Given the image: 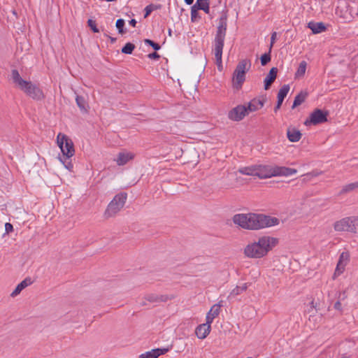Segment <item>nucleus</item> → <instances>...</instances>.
<instances>
[{
  "label": "nucleus",
  "instance_id": "f257e3e1",
  "mask_svg": "<svg viewBox=\"0 0 358 358\" xmlns=\"http://www.w3.org/2000/svg\"><path fill=\"white\" fill-rule=\"evenodd\" d=\"M233 222L247 230H259L279 224L277 217L258 213H238L233 216Z\"/></svg>",
  "mask_w": 358,
  "mask_h": 358
},
{
  "label": "nucleus",
  "instance_id": "f03ea898",
  "mask_svg": "<svg viewBox=\"0 0 358 358\" xmlns=\"http://www.w3.org/2000/svg\"><path fill=\"white\" fill-rule=\"evenodd\" d=\"M279 239L270 236H263L248 244L243 250L245 257L252 259H260L268 255L278 244Z\"/></svg>",
  "mask_w": 358,
  "mask_h": 358
},
{
  "label": "nucleus",
  "instance_id": "7ed1b4c3",
  "mask_svg": "<svg viewBox=\"0 0 358 358\" xmlns=\"http://www.w3.org/2000/svg\"><path fill=\"white\" fill-rule=\"evenodd\" d=\"M227 27V19L226 16H222L219 19V24L217 29L215 40H214V54L216 60V64L220 70L222 68V50L224 48V42L225 39Z\"/></svg>",
  "mask_w": 358,
  "mask_h": 358
},
{
  "label": "nucleus",
  "instance_id": "20e7f679",
  "mask_svg": "<svg viewBox=\"0 0 358 358\" xmlns=\"http://www.w3.org/2000/svg\"><path fill=\"white\" fill-rule=\"evenodd\" d=\"M127 199V194L126 192H120L116 194L107 206L103 213L104 218L109 219L115 217L124 208Z\"/></svg>",
  "mask_w": 358,
  "mask_h": 358
},
{
  "label": "nucleus",
  "instance_id": "39448f33",
  "mask_svg": "<svg viewBox=\"0 0 358 358\" xmlns=\"http://www.w3.org/2000/svg\"><path fill=\"white\" fill-rule=\"evenodd\" d=\"M251 66V62L249 59H245L241 60L233 73V86L234 88L239 90L241 88L245 80V73L249 71Z\"/></svg>",
  "mask_w": 358,
  "mask_h": 358
},
{
  "label": "nucleus",
  "instance_id": "423d86ee",
  "mask_svg": "<svg viewBox=\"0 0 358 358\" xmlns=\"http://www.w3.org/2000/svg\"><path fill=\"white\" fill-rule=\"evenodd\" d=\"M57 144L60 148L64 157L66 158L69 159L74 155L75 149L73 143L67 135L59 133L57 136Z\"/></svg>",
  "mask_w": 358,
  "mask_h": 358
},
{
  "label": "nucleus",
  "instance_id": "0eeeda50",
  "mask_svg": "<svg viewBox=\"0 0 358 358\" xmlns=\"http://www.w3.org/2000/svg\"><path fill=\"white\" fill-rule=\"evenodd\" d=\"M11 78L14 86L23 92L26 95L30 92L31 87L34 85L32 82L23 79L19 72L15 69L13 70L11 72Z\"/></svg>",
  "mask_w": 358,
  "mask_h": 358
},
{
  "label": "nucleus",
  "instance_id": "6e6552de",
  "mask_svg": "<svg viewBox=\"0 0 358 358\" xmlns=\"http://www.w3.org/2000/svg\"><path fill=\"white\" fill-rule=\"evenodd\" d=\"M328 115V111L316 108L310 114L309 118L305 121L304 124L306 125H317L324 123L327 122Z\"/></svg>",
  "mask_w": 358,
  "mask_h": 358
},
{
  "label": "nucleus",
  "instance_id": "1a4fd4ad",
  "mask_svg": "<svg viewBox=\"0 0 358 358\" xmlns=\"http://www.w3.org/2000/svg\"><path fill=\"white\" fill-rule=\"evenodd\" d=\"M247 115H248V112L246 106L238 105L229 112L228 117L233 121L238 122L242 120Z\"/></svg>",
  "mask_w": 358,
  "mask_h": 358
},
{
  "label": "nucleus",
  "instance_id": "9d476101",
  "mask_svg": "<svg viewBox=\"0 0 358 358\" xmlns=\"http://www.w3.org/2000/svg\"><path fill=\"white\" fill-rule=\"evenodd\" d=\"M350 255L348 252H343L339 257L338 262L336 265L335 272L333 275V279L340 275L345 271V266L349 262Z\"/></svg>",
  "mask_w": 358,
  "mask_h": 358
},
{
  "label": "nucleus",
  "instance_id": "9b49d317",
  "mask_svg": "<svg viewBox=\"0 0 358 358\" xmlns=\"http://www.w3.org/2000/svg\"><path fill=\"white\" fill-rule=\"evenodd\" d=\"M351 217H346L335 222L334 224V229L338 232H351Z\"/></svg>",
  "mask_w": 358,
  "mask_h": 358
},
{
  "label": "nucleus",
  "instance_id": "f8f14e48",
  "mask_svg": "<svg viewBox=\"0 0 358 358\" xmlns=\"http://www.w3.org/2000/svg\"><path fill=\"white\" fill-rule=\"evenodd\" d=\"M273 168L268 166L256 165L255 176L261 179L268 178L274 176Z\"/></svg>",
  "mask_w": 358,
  "mask_h": 358
},
{
  "label": "nucleus",
  "instance_id": "ddd939ff",
  "mask_svg": "<svg viewBox=\"0 0 358 358\" xmlns=\"http://www.w3.org/2000/svg\"><path fill=\"white\" fill-rule=\"evenodd\" d=\"M266 101V98L265 96H262V98H255L252 99L248 103V106H246L248 112H255L261 109L264 106Z\"/></svg>",
  "mask_w": 358,
  "mask_h": 358
},
{
  "label": "nucleus",
  "instance_id": "4468645a",
  "mask_svg": "<svg viewBox=\"0 0 358 358\" xmlns=\"http://www.w3.org/2000/svg\"><path fill=\"white\" fill-rule=\"evenodd\" d=\"M211 324L207 322L204 324H199L195 329V334L198 338L204 339L210 334Z\"/></svg>",
  "mask_w": 358,
  "mask_h": 358
},
{
  "label": "nucleus",
  "instance_id": "2eb2a0df",
  "mask_svg": "<svg viewBox=\"0 0 358 358\" xmlns=\"http://www.w3.org/2000/svg\"><path fill=\"white\" fill-rule=\"evenodd\" d=\"M297 170L295 169L288 168L285 166H275L273 168V173L274 176H289L296 173Z\"/></svg>",
  "mask_w": 358,
  "mask_h": 358
},
{
  "label": "nucleus",
  "instance_id": "dca6fc26",
  "mask_svg": "<svg viewBox=\"0 0 358 358\" xmlns=\"http://www.w3.org/2000/svg\"><path fill=\"white\" fill-rule=\"evenodd\" d=\"M169 351L168 348H156L141 354L138 358H158Z\"/></svg>",
  "mask_w": 358,
  "mask_h": 358
},
{
  "label": "nucleus",
  "instance_id": "f3484780",
  "mask_svg": "<svg viewBox=\"0 0 358 358\" xmlns=\"http://www.w3.org/2000/svg\"><path fill=\"white\" fill-rule=\"evenodd\" d=\"M278 73V69L276 67H273L270 69L268 73L266 76L264 83V90H268L273 83L275 81Z\"/></svg>",
  "mask_w": 358,
  "mask_h": 358
},
{
  "label": "nucleus",
  "instance_id": "a211bd4d",
  "mask_svg": "<svg viewBox=\"0 0 358 358\" xmlns=\"http://www.w3.org/2000/svg\"><path fill=\"white\" fill-rule=\"evenodd\" d=\"M221 306L222 305L219 303L213 305L211 307V308L206 315V320L208 323L211 324L213 320L219 315Z\"/></svg>",
  "mask_w": 358,
  "mask_h": 358
},
{
  "label": "nucleus",
  "instance_id": "6ab92c4d",
  "mask_svg": "<svg viewBox=\"0 0 358 358\" xmlns=\"http://www.w3.org/2000/svg\"><path fill=\"white\" fill-rule=\"evenodd\" d=\"M144 299L150 303L166 302L168 300L172 299L168 295H157L155 294H148L144 296Z\"/></svg>",
  "mask_w": 358,
  "mask_h": 358
},
{
  "label": "nucleus",
  "instance_id": "aec40b11",
  "mask_svg": "<svg viewBox=\"0 0 358 358\" xmlns=\"http://www.w3.org/2000/svg\"><path fill=\"white\" fill-rule=\"evenodd\" d=\"M32 284V280L29 278H27L24 280H23L21 282H20L15 289L10 294V296L15 297L17 295L20 294V292L27 287L28 286L31 285Z\"/></svg>",
  "mask_w": 358,
  "mask_h": 358
},
{
  "label": "nucleus",
  "instance_id": "412c9836",
  "mask_svg": "<svg viewBox=\"0 0 358 358\" xmlns=\"http://www.w3.org/2000/svg\"><path fill=\"white\" fill-rule=\"evenodd\" d=\"M134 155L131 152H120L115 159L119 166L126 164L129 160L133 159Z\"/></svg>",
  "mask_w": 358,
  "mask_h": 358
},
{
  "label": "nucleus",
  "instance_id": "4be33fe9",
  "mask_svg": "<svg viewBox=\"0 0 358 358\" xmlns=\"http://www.w3.org/2000/svg\"><path fill=\"white\" fill-rule=\"evenodd\" d=\"M27 96L36 100H41L44 98V94L42 90L36 84L31 87Z\"/></svg>",
  "mask_w": 358,
  "mask_h": 358
},
{
  "label": "nucleus",
  "instance_id": "5701e85b",
  "mask_svg": "<svg viewBox=\"0 0 358 358\" xmlns=\"http://www.w3.org/2000/svg\"><path fill=\"white\" fill-rule=\"evenodd\" d=\"M287 138L289 141L295 143L298 142L301 138V133L295 128H288L287 131Z\"/></svg>",
  "mask_w": 358,
  "mask_h": 358
},
{
  "label": "nucleus",
  "instance_id": "b1692460",
  "mask_svg": "<svg viewBox=\"0 0 358 358\" xmlns=\"http://www.w3.org/2000/svg\"><path fill=\"white\" fill-rule=\"evenodd\" d=\"M308 27L311 29L312 32L315 34L321 33L326 30V26L323 22H310L308 24Z\"/></svg>",
  "mask_w": 358,
  "mask_h": 358
},
{
  "label": "nucleus",
  "instance_id": "393cba45",
  "mask_svg": "<svg viewBox=\"0 0 358 358\" xmlns=\"http://www.w3.org/2000/svg\"><path fill=\"white\" fill-rule=\"evenodd\" d=\"M308 92L301 91L300 93H299L295 97L292 105V108H294L299 105H301L302 103H303L306 100V99L308 96Z\"/></svg>",
  "mask_w": 358,
  "mask_h": 358
},
{
  "label": "nucleus",
  "instance_id": "a878e982",
  "mask_svg": "<svg viewBox=\"0 0 358 358\" xmlns=\"http://www.w3.org/2000/svg\"><path fill=\"white\" fill-rule=\"evenodd\" d=\"M289 91V86L288 85H284L278 91V101L277 103L279 104H282L284 99L287 95Z\"/></svg>",
  "mask_w": 358,
  "mask_h": 358
},
{
  "label": "nucleus",
  "instance_id": "bb28decb",
  "mask_svg": "<svg viewBox=\"0 0 358 358\" xmlns=\"http://www.w3.org/2000/svg\"><path fill=\"white\" fill-rule=\"evenodd\" d=\"M197 10H202L206 14L210 13L209 3L208 0H196V3L194 5Z\"/></svg>",
  "mask_w": 358,
  "mask_h": 358
},
{
  "label": "nucleus",
  "instance_id": "cd10ccee",
  "mask_svg": "<svg viewBox=\"0 0 358 358\" xmlns=\"http://www.w3.org/2000/svg\"><path fill=\"white\" fill-rule=\"evenodd\" d=\"M238 172L243 175L255 176L256 165L240 168Z\"/></svg>",
  "mask_w": 358,
  "mask_h": 358
},
{
  "label": "nucleus",
  "instance_id": "c85d7f7f",
  "mask_svg": "<svg viewBox=\"0 0 358 358\" xmlns=\"http://www.w3.org/2000/svg\"><path fill=\"white\" fill-rule=\"evenodd\" d=\"M358 189V181L351 182L343 187L341 193L345 194Z\"/></svg>",
  "mask_w": 358,
  "mask_h": 358
},
{
  "label": "nucleus",
  "instance_id": "c756f323",
  "mask_svg": "<svg viewBox=\"0 0 358 358\" xmlns=\"http://www.w3.org/2000/svg\"><path fill=\"white\" fill-rule=\"evenodd\" d=\"M307 63L305 61H302L298 67L297 71L295 73V78L303 77L306 73Z\"/></svg>",
  "mask_w": 358,
  "mask_h": 358
},
{
  "label": "nucleus",
  "instance_id": "7c9ffc66",
  "mask_svg": "<svg viewBox=\"0 0 358 358\" xmlns=\"http://www.w3.org/2000/svg\"><path fill=\"white\" fill-rule=\"evenodd\" d=\"M76 100L77 105L80 108V110L84 113H87V110L86 108V106L87 105V103L85 99L80 96H77Z\"/></svg>",
  "mask_w": 358,
  "mask_h": 358
},
{
  "label": "nucleus",
  "instance_id": "2f4dec72",
  "mask_svg": "<svg viewBox=\"0 0 358 358\" xmlns=\"http://www.w3.org/2000/svg\"><path fill=\"white\" fill-rule=\"evenodd\" d=\"M248 288L247 283H244L242 286H236L230 293V296H237L245 291Z\"/></svg>",
  "mask_w": 358,
  "mask_h": 358
},
{
  "label": "nucleus",
  "instance_id": "473e14b6",
  "mask_svg": "<svg viewBox=\"0 0 358 358\" xmlns=\"http://www.w3.org/2000/svg\"><path fill=\"white\" fill-rule=\"evenodd\" d=\"M135 49V45L131 43H127L122 48L121 52L123 54L130 55Z\"/></svg>",
  "mask_w": 358,
  "mask_h": 358
},
{
  "label": "nucleus",
  "instance_id": "72a5a7b5",
  "mask_svg": "<svg viewBox=\"0 0 358 358\" xmlns=\"http://www.w3.org/2000/svg\"><path fill=\"white\" fill-rule=\"evenodd\" d=\"M161 6H157L154 4H150L145 8L144 17H147L153 10L160 8Z\"/></svg>",
  "mask_w": 358,
  "mask_h": 358
},
{
  "label": "nucleus",
  "instance_id": "f704fd0d",
  "mask_svg": "<svg viewBox=\"0 0 358 358\" xmlns=\"http://www.w3.org/2000/svg\"><path fill=\"white\" fill-rule=\"evenodd\" d=\"M124 20L123 19H118L116 22V27L118 29V32L121 34H124L126 31L124 29Z\"/></svg>",
  "mask_w": 358,
  "mask_h": 358
},
{
  "label": "nucleus",
  "instance_id": "c9c22d12",
  "mask_svg": "<svg viewBox=\"0 0 358 358\" xmlns=\"http://www.w3.org/2000/svg\"><path fill=\"white\" fill-rule=\"evenodd\" d=\"M351 232L358 233V217H351Z\"/></svg>",
  "mask_w": 358,
  "mask_h": 358
},
{
  "label": "nucleus",
  "instance_id": "e433bc0d",
  "mask_svg": "<svg viewBox=\"0 0 358 358\" xmlns=\"http://www.w3.org/2000/svg\"><path fill=\"white\" fill-rule=\"evenodd\" d=\"M201 17L199 15L198 10L195 6H192L191 8V20L192 22H196Z\"/></svg>",
  "mask_w": 358,
  "mask_h": 358
},
{
  "label": "nucleus",
  "instance_id": "4c0bfd02",
  "mask_svg": "<svg viewBox=\"0 0 358 358\" xmlns=\"http://www.w3.org/2000/svg\"><path fill=\"white\" fill-rule=\"evenodd\" d=\"M270 50L268 53H265L262 55L260 60L262 66L266 65L271 61Z\"/></svg>",
  "mask_w": 358,
  "mask_h": 358
},
{
  "label": "nucleus",
  "instance_id": "58836bf2",
  "mask_svg": "<svg viewBox=\"0 0 358 358\" xmlns=\"http://www.w3.org/2000/svg\"><path fill=\"white\" fill-rule=\"evenodd\" d=\"M144 42L145 44L150 45L156 51L159 50L161 48L158 43L154 42L153 41H152L150 39H145Z\"/></svg>",
  "mask_w": 358,
  "mask_h": 358
},
{
  "label": "nucleus",
  "instance_id": "ea45409f",
  "mask_svg": "<svg viewBox=\"0 0 358 358\" xmlns=\"http://www.w3.org/2000/svg\"><path fill=\"white\" fill-rule=\"evenodd\" d=\"M276 36H277V33L275 31L273 32L271 34V43H270V50H271L273 44L275 43V40H276Z\"/></svg>",
  "mask_w": 358,
  "mask_h": 358
},
{
  "label": "nucleus",
  "instance_id": "a19ab883",
  "mask_svg": "<svg viewBox=\"0 0 358 358\" xmlns=\"http://www.w3.org/2000/svg\"><path fill=\"white\" fill-rule=\"evenodd\" d=\"M5 231L6 234H9L13 231V227L10 223H6L5 224Z\"/></svg>",
  "mask_w": 358,
  "mask_h": 358
},
{
  "label": "nucleus",
  "instance_id": "79ce46f5",
  "mask_svg": "<svg viewBox=\"0 0 358 358\" xmlns=\"http://www.w3.org/2000/svg\"><path fill=\"white\" fill-rule=\"evenodd\" d=\"M148 58L153 59H158L160 57L159 55L157 52H154L152 53H150L148 55Z\"/></svg>",
  "mask_w": 358,
  "mask_h": 358
},
{
  "label": "nucleus",
  "instance_id": "37998d69",
  "mask_svg": "<svg viewBox=\"0 0 358 358\" xmlns=\"http://www.w3.org/2000/svg\"><path fill=\"white\" fill-rule=\"evenodd\" d=\"M59 160L62 164H64L66 169H67L69 171H71L72 169L73 165L70 162L65 164V162L62 161V159L61 157H59Z\"/></svg>",
  "mask_w": 358,
  "mask_h": 358
},
{
  "label": "nucleus",
  "instance_id": "c03bdc74",
  "mask_svg": "<svg viewBox=\"0 0 358 358\" xmlns=\"http://www.w3.org/2000/svg\"><path fill=\"white\" fill-rule=\"evenodd\" d=\"M91 30L94 32H99V29H97L96 24L94 21L91 20Z\"/></svg>",
  "mask_w": 358,
  "mask_h": 358
},
{
  "label": "nucleus",
  "instance_id": "a18cd8bd",
  "mask_svg": "<svg viewBox=\"0 0 358 358\" xmlns=\"http://www.w3.org/2000/svg\"><path fill=\"white\" fill-rule=\"evenodd\" d=\"M341 303L340 301H336L334 304V308L338 310H341Z\"/></svg>",
  "mask_w": 358,
  "mask_h": 358
},
{
  "label": "nucleus",
  "instance_id": "49530a36",
  "mask_svg": "<svg viewBox=\"0 0 358 358\" xmlns=\"http://www.w3.org/2000/svg\"><path fill=\"white\" fill-rule=\"evenodd\" d=\"M129 24H130V25H131V26H133V27H135V26H136V23H137V22H136V20L135 19H131V20L129 21Z\"/></svg>",
  "mask_w": 358,
  "mask_h": 358
},
{
  "label": "nucleus",
  "instance_id": "de8ad7c7",
  "mask_svg": "<svg viewBox=\"0 0 358 358\" xmlns=\"http://www.w3.org/2000/svg\"><path fill=\"white\" fill-rule=\"evenodd\" d=\"M281 105L282 104H279L278 105V103H277L276 106H275L274 108V111L276 113L279 109L281 107Z\"/></svg>",
  "mask_w": 358,
  "mask_h": 358
},
{
  "label": "nucleus",
  "instance_id": "09e8293b",
  "mask_svg": "<svg viewBox=\"0 0 358 358\" xmlns=\"http://www.w3.org/2000/svg\"><path fill=\"white\" fill-rule=\"evenodd\" d=\"M187 5H191L194 2V0H184Z\"/></svg>",
  "mask_w": 358,
  "mask_h": 358
},
{
  "label": "nucleus",
  "instance_id": "8fccbe9b",
  "mask_svg": "<svg viewBox=\"0 0 358 358\" xmlns=\"http://www.w3.org/2000/svg\"><path fill=\"white\" fill-rule=\"evenodd\" d=\"M310 306L312 308H316V304L315 303L314 301L313 300L311 302H310Z\"/></svg>",
  "mask_w": 358,
  "mask_h": 358
},
{
  "label": "nucleus",
  "instance_id": "3c124183",
  "mask_svg": "<svg viewBox=\"0 0 358 358\" xmlns=\"http://www.w3.org/2000/svg\"><path fill=\"white\" fill-rule=\"evenodd\" d=\"M110 40H111V42L114 43L116 41V38H112V37H110Z\"/></svg>",
  "mask_w": 358,
  "mask_h": 358
},
{
  "label": "nucleus",
  "instance_id": "603ef678",
  "mask_svg": "<svg viewBox=\"0 0 358 358\" xmlns=\"http://www.w3.org/2000/svg\"><path fill=\"white\" fill-rule=\"evenodd\" d=\"M87 24L88 26H90V19L87 21Z\"/></svg>",
  "mask_w": 358,
  "mask_h": 358
},
{
  "label": "nucleus",
  "instance_id": "864d4df0",
  "mask_svg": "<svg viewBox=\"0 0 358 358\" xmlns=\"http://www.w3.org/2000/svg\"><path fill=\"white\" fill-rule=\"evenodd\" d=\"M171 29H169V34L170 35H171Z\"/></svg>",
  "mask_w": 358,
  "mask_h": 358
},
{
  "label": "nucleus",
  "instance_id": "5fc2aeb1",
  "mask_svg": "<svg viewBox=\"0 0 358 358\" xmlns=\"http://www.w3.org/2000/svg\"><path fill=\"white\" fill-rule=\"evenodd\" d=\"M247 358H251V357H247Z\"/></svg>",
  "mask_w": 358,
  "mask_h": 358
}]
</instances>
